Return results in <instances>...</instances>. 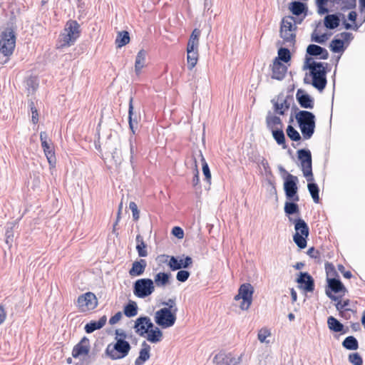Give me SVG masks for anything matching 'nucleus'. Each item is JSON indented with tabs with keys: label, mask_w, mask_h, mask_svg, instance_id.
<instances>
[{
	"label": "nucleus",
	"mask_w": 365,
	"mask_h": 365,
	"mask_svg": "<svg viewBox=\"0 0 365 365\" xmlns=\"http://www.w3.org/2000/svg\"><path fill=\"white\" fill-rule=\"evenodd\" d=\"M295 119L304 140L310 139L315 132L316 116L309 110H299L295 114Z\"/></svg>",
	"instance_id": "f257e3e1"
},
{
	"label": "nucleus",
	"mask_w": 365,
	"mask_h": 365,
	"mask_svg": "<svg viewBox=\"0 0 365 365\" xmlns=\"http://www.w3.org/2000/svg\"><path fill=\"white\" fill-rule=\"evenodd\" d=\"M327 63L312 61L309 76L312 77V86L322 92L327 84V74L329 72Z\"/></svg>",
	"instance_id": "f03ea898"
},
{
	"label": "nucleus",
	"mask_w": 365,
	"mask_h": 365,
	"mask_svg": "<svg viewBox=\"0 0 365 365\" xmlns=\"http://www.w3.org/2000/svg\"><path fill=\"white\" fill-rule=\"evenodd\" d=\"M286 190H284L287 201L284 203V212L285 215L288 217L289 222L294 220L292 215L300 214L299 206L297 202L299 200L298 195V187L295 186L292 187L289 185H286Z\"/></svg>",
	"instance_id": "7ed1b4c3"
},
{
	"label": "nucleus",
	"mask_w": 365,
	"mask_h": 365,
	"mask_svg": "<svg viewBox=\"0 0 365 365\" xmlns=\"http://www.w3.org/2000/svg\"><path fill=\"white\" fill-rule=\"evenodd\" d=\"M16 36L12 26H7L0 34V53L6 57V63L9 58L13 54L16 47Z\"/></svg>",
	"instance_id": "20e7f679"
},
{
	"label": "nucleus",
	"mask_w": 365,
	"mask_h": 365,
	"mask_svg": "<svg viewBox=\"0 0 365 365\" xmlns=\"http://www.w3.org/2000/svg\"><path fill=\"white\" fill-rule=\"evenodd\" d=\"M297 29L296 18L293 16H286L282 18L280 24V37L285 43L294 46L296 42V30Z\"/></svg>",
	"instance_id": "39448f33"
},
{
	"label": "nucleus",
	"mask_w": 365,
	"mask_h": 365,
	"mask_svg": "<svg viewBox=\"0 0 365 365\" xmlns=\"http://www.w3.org/2000/svg\"><path fill=\"white\" fill-rule=\"evenodd\" d=\"M291 222L294 224L295 230L293 241L299 250H303L307 245V239L309 235V226L304 220L299 217L295 218Z\"/></svg>",
	"instance_id": "423d86ee"
},
{
	"label": "nucleus",
	"mask_w": 365,
	"mask_h": 365,
	"mask_svg": "<svg viewBox=\"0 0 365 365\" xmlns=\"http://www.w3.org/2000/svg\"><path fill=\"white\" fill-rule=\"evenodd\" d=\"M131 349L130 343L126 340H118L114 344H109L106 349V354L112 360L125 358Z\"/></svg>",
	"instance_id": "0eeeda50"
},
{
	"label": "nucleus",
	"mask_w": 365,
	"mask_h": 365,
	"mask_svg": "<svg viewBox=\"0 0 365 365\" xmlns=\"http://www.w3.org/2000/svg\"><path fill=\"white\" fill-rule=\"evenodd\" d=\"M178 308L175 307L173 311L170 309H160L155 312L154 321L155 324L162 329H168L173 327L176 322Z\"/></svg>",
	"instance_id": "6e6552de"
},
{
	"label": "nucleus",
	"mask_w": 365,
	"mask_h": 365,
	"mask_svg": "<svg viewBox=\"0 0 365 365\" xmlns=\"http://www.w3.org/2000/svg\"><path fill=\"white\" fill-rule=\"evenodd\" d=\"M354 36L350 32L344 31L336 36L329 43V49L335 53H343L353 40Z\"/></svg>",
	"instance_id": "1a4fd4ad"
},
{
	"label": "nucleus",
	"mask_w": 365,
	"mask_h": 365,
	"mask_svg": "<svg viewBox=\"0 0 365 365\" xmlns=\"http://www.w3.org/2000/svg\"><path fill=\"white\" fill-rule=\"evenodd\" d=\"M327 286L325 293L327 296L332 301H338L342 295L336 296L334 294L343 293L344 295L346 288L340 280L339 277H327Z\"/></svg>",
	"instance_id": "9d476101"
},
{
	"label": "nucleus",
	"mask_w": 365,
	"mask_h": 365,
	"mask_svg": "<svg viewBox=\"0 0 365 365\" xmlns=\"http://www.w3.org/2000/svg\"><path fill=\"white\" fill-rule=\"evenodd\" d=\"M155 291L153 280L150 278H141L133 283V294L135 297L144 299Z\"/></svg>",
	"instance_id": "9b49d317"
},
{
	"label": "nucleus",
	"mask_w": 365,
	"mask_h": 365,
	"mask_svg": "<svg viewBox=\"0 0 365 365\" xmlns=\"http://www.w3.org/2000/svg\"><path fill=\"white\" fill-rule=\"evenodd\" d=\"M66 34H63L62 46L73 44L80 36V24L76 20H69L65 26Z\"/></svg>",
	"instance_id": "f8f14e48"
},
{
	"label": "nucleus",
	"mask_w": 365,
	"mask_h": 365,
	"mask_svg": "<svg viewBox=\"0 0 365 365\" xmlns=\"http://www.w3.org/2000/svg\"><path fill=\"white\" fill-rule=\"evenodd\" d=\"M297 158L304 177H310L312 171V156L308 148L299 149L297 151Z\"/></svg>",
	"instance_id": "ddd939ff"
},
{
	"label": "nucleus",
	"mask_w": 365,
	"mask_h": 365,
	"mask_svg": "<svg viewBox=\"0 0 365 365\" xmlns=\"http://www.w3.org/2000/svg\"><path fill=\"white\" fill-rule=\"evenodd\" d=\"M161 257L166 258V260L164 262L167 263L172 271L187 269L190 267L193 262L192 257L190 256H185L184 258H180L179 257L163 255Z\"/></svg>",
	"instance_id": "4468645a"
},
{
	"label": "nucleus",
	"mask_w": 365,
	"mask_h": 365,
	"mask_svg": "<svg viewBox=\"0 0 365 365\" xmlns=\"http://www.w3.org/2000/svg\"><path fill=\"white\" fill-rule=\"evenodd\" d=\"M238 290L242 299L240 307L242 310H247L250 308L252 302L254 288L251 284L244 283L240 285Z\"/></svg>",
	"instance_id": "2eb2a0df"
},
{
	"label": "nucleus",
	"mask_w": 365,
	"mask_h": 365,
	"mask_svg": "<svg viewBox=\"0 0 365 365\" xmlns=\"http://www.w3.org/2000/svg\"><path fill=\"white\" fill-rule=\"evenodd\" d=\"M78 306L82 311L93 310L98 305V300L95 294L88 292L78 297Z\"/></svg>",
	"instance_id": "dca6fc26"
},
{
	"label": "nucleus",
	"mask_w": 365,
	"mask_h": 365,
	"mask_svg": "<svg viewBox=\"0 0 365 365\" xmlns=\"http://www.w3.org/2000/svg\"><path fill=\"white\" fill-rule=\"evenodd\" d=\"M298 287L305 292H312L315 288L314 278L307 272H300L296 279Z\"/></svg>",
	"instance_id": "f3484780"
},
{
	"label": "nucleus",
	"mask_w": 365,
	"mask_h": 365,
	"mask_svg": "<svg viewBox=\"0 0 365 365\" xmlns=\"http://www.w3.org/2000/svg\"><path fill=\"white\" fill-rule=\"evenodd\" d=\"M153 327V323L148 316H140L135 321V331L140 336H145L149 329Z\"/></svg>",
	"instance_id": "a211bd4d"
},
{
	"label": "nucleus",
	"mask_w": 365,
	"mask_h": 365,
	"mask_svg": "<svg viewBox=\"0 0 365 365\" xmlns=\"http://www.w3.org/2000/svg\"><path fill=\"white\" fill-rule=\"evenodd\" d=\"M296 99L302 108L312 109L314 106V98L302 88L297 91Z\"/></svg>",
	"instance_id": "6ab92c4d"
},
{
	"label": "nucleus",
	"mask_w": 365,
	"mask_h": 365,
	"mask_svg": "<svg viewBox=\"0 0 365 365\" xmlns=\"http://www.w3.org/2000/svg\"><path fill=\"white\" fill-rule=\"evenodd\" d=\"M90 351V341L86 336H83L76 344L72 350V356L75 359L88 355Z\"/></svg>",
	"instance_id": "aec40b11"
},
{
	"label": "nucleus",
	"mask_w": 365,
	"mask_h": 365,
	"mask_svg": "<svg viewBox=\"0 0 365 365\" xmlns=\"http://www.w3.org/2000/svg\"><path fill=\"white\" fill-rule=\"evenodd\" d=\"M307 56L315 57L321 60H327L329 58L327 50L317 44H309L306 49Z\"/></svg>",
	"instance_id": "412c9836"
},
{
	"label": "nucleus",
	"mask_w": 365,
	"mask_h": 365,
	"mask_svg": "<svg viewBox=\"0 0 365 365\" xmlns=\"http://www.w3.org/2000/svg\"><path fill=\"white\" fill-rule=\"evenodd\" d=\"M326 14L327 15L324 19V26L329 30L336 29L340 25L341 19H344V15L340 12H336L332 14Z\"/></svg>",
	"instance_id": "4be33fe9"
},
{
	"label": "nucleus",
	"mask_w": 365,
	"mask_h": 365,
	"mask_svg": "<svg viewBox=\"0 0 365 365\" xmlns=\"http://www.w3.org/2000/svg\"><path fill=\"white\" fill-rule=\"evenodd\" d=\"M278 170L284 180V191L286 190V185H287L292 187H294V186L298 187L299 179L297 176L289 173L282 165H278Z\"/></svg>",
	"instance_id": "5701e85b"
},
{
	"label": "nucleus",
	"mask_w": 365,
	"mask_h": 365,
	"mask_svg": "<svg viewBox=\"0 0 365 365\" xmlns=\"http://www.w3.org/2000/svg\"><path fill=\"white\" fill-rule=\"evenodd\" d=\"M287 69L288 68L286 65L274 60L272 65V78L282 81L285 77Z\"/></svg>",
	"instance_id": "b1692460"
},
{
	"label": "nucleus",
	"mask_w": 365,
	"mask_h": 365,
	"mask_svg": "<svg viewBox=\"0 0 365 365\" xmlns=\"http://www.w3.org/2000/svg\"><path fill=\"white\" fill-rule=\"evenodd\" d=\"M307 181L308 191L315 203H319V187L317 183L314 182V175L312 174L310 177H304Z\"/></svg>",
	"instance_id": "393cba45"
},
{
	"label": "nucleus",
	"mask_w": 365,
	"mask_h": 365,
	"mask_svg": "<svg viewBox=\"0 0 365 365\" xmlns=\"http://www.w3.org/2000/svg\"><path fill=\"white\" fill-rule=\"evenodd\" d=\"M327 325L330 331L333 332L340 333L345 334L349 331V328L345 327L344 325L340 322L336 318L330 316L327 319Z\"/></svg>",
	"instance_id": "a878e982"
},
{
	"label": "nucleus",
	"mask_w": 365,
	"mask_h": 365,
	"mask_svg": "<svg viewBox=\"0 0 365 365\" xmlns=\"http://www.w3.org/2000/svg\"><path fill=\"white\" fill-rule=\"evenodd\" d=\"M150 346L145 341L142 342L139 356L135 361V365H143L150 359Z\"/></svg>",
	"instance_id": "bb28decb"
},
{
	"label": "nucleus",
	"mask_w": 365,
	"mask_h": 365,
	"mask_svg": "<svg viewBox=\"0 0 365 365\" xmlns=\"http://www.w3.org/2000/svg\"><path fill=\"white\" fill-rule=\"evenodd\" d=\"M289 9L291 13L299 16L302 14L307 15L308 7L306 3L299 1H293L289 4Z\"/></svg>",
	"instance_id": "cd10ccee"
},
{
	"label": "nucleus",
	"mask_w": 365,
	"mask_h": 365,
	"mask_svg": "<svg viewBox=\"0 0 365 365\" xmlns=\"http://www.w3.org/2000/svg\"><path fill=\"white\" fill-rule=\"evenodd\" d=\"M266 126L269 131L275 130L276 128L283 127V123L280 117L273 115L272 112L268 111L266 118Z\"/></svg>",
	"instance_id": "c85d7f7f"
},
{
	"label": "nucleus",
	"mask_w": 365,
	"mask_h": 365,
	"mask_svg": "<svg viewBox=\"0 0 365 365\" xmlns=\"http://www.w3.org/2000/svg\"><path fill=\"white\" fill-rule=\"evenodd\" d=\"M147 262L145 259H140L135 261L129 270V274L132 277H138L142 275L146 268Z\"/></svg>",
	"instance_id": "c756f323"
},
{
	"label": "nucleus",
	"mask_w": 365,
	"mask_h": 365,
	"mask_svg": "<svg viewBox=\"0 0 365 365\" xmlns=\"http://www.w3.org/2000/svg\"><path fill=\"white\" fill-rule=\"evenodd\" d=\"M107 321L106 315L101 317L98 321H91L85 325L84 329L87 334L93 333L104 327Z\"/></svg>",
	"instance_id": "7c9ffc66"
},
{
	"label": "nucleus",
	"mask_w": 365,
	"mask_h": 365,
	"mask_svg": "<svg viewBox=\"0 0 365 365\" xmlns=\"http://www.w3.org/2000/svg\"><path fill=\"white\" fill-rule=\"evenodd\" d=\"M200 34L201 31L198 29H195L192 31L187 42V51H198L199 38Z\"/></svg>",
	"instance_id": "2f4dec72"
},
{
	"label": "nucleus",
	"mask_w": 365,
	"mask_h": 365,
	"mask_svg": "<svg viewBox=\"0 0 365 365\" xmlns=\"http://www.w3.org/2000/svg\"><path fill=\"white\" fill-rule=\"evenodd\" d=\"M146 334L147 340L153 344L160 342L163 338V332L160 330V327H155L154 324L153 327L151 329H149Z\"/></svg>",
	"instance_id": "473e14b6"
},
{
	"label": "nucleus",
	"mask_w": 365,
	"mask_h": 365,
	"mask_svg": "<svg viewBox=\"0 0 365 365\" xmlns=\"http://www.w3.org/2000/svg\"><path fill=\"white\" fill-rule=\"evenodd\" d=\"M170 272H160L155 275L153 282L157 287H163L170 283Z\"/></svg>",
	"instance_id": "72a5a7b5"
},
{
	"label": "nucleus",
	"mask_w": 365,
	"mask_h": 365,
	"mask_svg": "<svg viewBox=\"0 0 365 365\" xmlns=\"http://www.w3.org/2000/svg\"><path fill=\"white\" fill-rule=\"evenodd\" d=\"M41 147L48 160L49 165L51 167H55L56 163V158L53 147L50 145L49 143H44V144L41 145Z\"/></svg>",
	"instance_id": "f704fd0d"
},
{
	"label": "nucleus",
	"mask_w": 365,
	"mask_h": 365,
	"mask_svg": "<svg viewBox=\"0 0 365 365\" xmlns=\"http://www.w3.org/2000/svg\"><path fill=\"white\" fill-rule=\"evenodd\" d=\"M283 127L276 128L272 132V137L279 145H282L284 149L287 148L285 135L283 131Z\"/></svg>",
	"instance_id": "c9c22d12"
},
{
	"label": "nucleus",
	"mask_w": 365,
	"mask_h": 365,
	"mask_svg": "<svg viewBox=\"0 0 365 365\" xmlns=\"http://www.w3.org/2000/svg\"><path fill=\"white\" fill-rule=\"evenodd\" d=\"M278 56L274 58V61L278 62H284L285 63L289 62L292 58V55L289 49L285 47H281L277 51Z\"/></svg>",
	"instance_id": "e433bc0d"
},
{
	"label": "nucleus",
	"mask_w": 365,
	"mask_h": 365,
	"mask_svg": "<svg viewBox=\"0 0 365 365\" xmlns=\"http://www.w3.org/2000/svg\"><path fill=\"white\" fill-rule=\"evenodd\" d=\"M138 307L137 303L134 301L130 300L123 308V314L127 317H133L138 314Z\"/></svg>",
	"instance_id": "4c0bfd02"
},
{
	"label": "nucleus",
	"mask_w": 365,
	"mask_h": 365,
	"mask_svg": "<svg viewBox=\"0 0 365 365\" xmlns=\"http://www.w3.org/2000/svg\"><path fill=\"white\" fill-rule=\"evenodd\" d=\"M342 346L350 351H355L359 349V341L354 336H346L341 343Z\"/></svg>",
	"instance_id": "58836bf2"
},
{
	"label": "nucleus",
	"mask_w": 365,
	"mask_h": 365,
	"mask_svg": "<svg viewBox=\"0 0 365 365\" xmlns=\"http://www.w3.org/2000/svg\"><path fill=\"white\" fill-rule=\"evenodd\" d=\"M145 56H146V51L143 49H141L138 51L136 57H135V71L136 73H139L141 71V69L145 66Z\"/></svg>",
	"instance_id": "ea45409f"
},
{
	"label": "nucleus",
	"mask_w": 365,
	"mask_h": 365,
	"mask_svg": "<svg viewBox=\"0 0 365 365\" xmlns=\"http://www.w3.org/2000/svg\"><path fill=\"white\" fill-rule=\"evenodd\" d=\"M332 4L339 6L341 10L345 11L354 9L356 6V0H332Z\"/></svg>",
	"instance_id": "a19ab883"
},
{
	"label": "nucleus",
	"mask_w": 365,
	"mask_h": 365,
	"mask_svg": "<svg viewBox=\"0 0 365 365\" xmlns=\"http://www.w3.org/2000/svg\"><path fill=\"white\" fill-rule=\"evenodd\" d=\"M130 41V34L127 31H122L118 32L115 38V44L118 48H121Z\"/></svg>",
	"instance_id": "79ce46f5"
},
{
	"label": "nucleus",
	"mask_w": 365,
	"mask_h": 365,
	"mask_svg": "<svg viewBox=\"0 0 365 365\" xmlns=\"http://www.w3.org/2000/svg\"><path fill=\"white\" fill-rule=\"evenodd\" d=\"M135 240L137 242L136 250L139 257H145L148 255L147 245L143 241V237L140 235L136 236Z\"/></svg>",
	"instance_id": "37998d69"
},
{
	"label": "nucleus",
	"mask_w": 365,
	"mask_h": 365,
	"mask_svg": "<svg viewBox=\"0 0 365 365\" xmlns=\"http://www.w3.org/2000/svg\"><path fill=\"white\" fill-rule=\"evenodd\" d=\"M199 156L200 157V160L202 163V170L203 175L205 176V180L210 184L211 182V172L209 168L207 163L206 162L202 152L199 150Z\"/></svg>",
	"instance_id": "c03bdc74"
},
{
	"label": "nucleus",
	"mask_w": 365,
	"mask_h": 365,
	"mask_svg": "<svg viewBox=\"0 0 365 365\" xmlns=\"http://www.w3.org/2000/svg\"><path fill=\"white\" fill-rule=\"evenodd\" d=\"M336 304H335L336 309L339 312V315H343L344 313L352 312L354 313V310L351 309L346 308L349 305V299H345L343 302L341 301V299H339L338 301H336Z\"/></svg>",
	"instance_id": "a18cd8bd"
},
{
	"label": "nucleus",
	"mask_w": 365,
	"mask_h": 365,
	"mask_svg": "<svg viewBox=\"0 0 365 365\" xmlns=\"http://www.w3.org/2000/svg\"><path fill=\"white\" fill-rule=\"evenodd\" d=\"M198 60V51H187V68L192 70L197 64Z\"/></svg>",
	"instance_id": "49530a36"
},
{
	"label": "nucleus",
	"mask_w": 365,
	"mask_h": 365,
	"mask_svg": "<svg viewBox=\"0 0 365 365\" xmlns=\"http://www.w3.org/2000/svg\"><path fill=\"white\" fill-rule=\"evenodd\" d=\"M328 2L332 3V0H316L317 13L319 15L322 16L329 13Z\"/></svg>",
	"instance_id": "de8ad7c7"
},
{
	"label": "nucleus",
	"mask_w": 365,
	"mask_h": 365,
	"mask_svg": "<svg viewBox=\"0 0 365 365\" xmlns=\"http://www.w3.org/2000/svg\"><path fill=\"white\" fill-rule=\"evenodd\" d=\"M14 224L13 222L9 223L6 225V232H5V237H6V243L9 247H11L12 242H14Z\"/></svg>",
	"instance_id": "09e8293b"
},
{
	"label": "nucleus",
	"mask_w": 365,
	"mask_h": 365,
	"mask_svg": "<svg viewBox=\"0 0 365 365\" xmlns=\"http://www.w3.org/2000/svg\"><path fill=\"white\" fill-rule=\"evenodd\" d=\"M287 136L294 142L300 141L302 136L291 125H289L286 130Z\"/></svg>",
	"instance_id": "8fccbe9b"
},
{
	"label": "nucleus",
	"mask_w": 365,
	"mask_h": 365,
	"mask_svg": "<svg viewBox=\"0 0 365 365\" xmlns=\"http://www.w3.org/2000/svg\"><path fill=\"white\" fill-rule=\"evenodd\" d=\"M133 97L130 98L129 100V106H128V123H131L133 124H138V115L135 113L133 112Z\"/></svg>",
	"instance_id": "3c124183"
},
{
	"label": "nucleus",
	"mask_w": 365,
	"mask_h": 365,
	"mask_svg": "<svg viewBox=\"0 0 365 365\" xmlns=\"http://www.w3.org/2000/svg\"><path fill=\"white\" fill-rule=\"evenodd\" d=\"M255 162H257L258 164H259L260 165H262L263 167L264 172H265V175L267 177L272 176V172L271 170V168L269 165L267 160L264 158H263V157L260 158L259 156H258V159L256 158L255 160Z\"/></svg>",
	"instance_id": "603ef678"
},
{
	"label": "nucleus",
	"mask_w": 365,
	"mask_h": 365,
	"mask_svg": "<svg viewBox=\"0 0 365 365\" xmlns=\"http://www.w3.org/2000/svg\"><path fill=\"white\" fill-rule=\"evenodd\" d=\"M348 360L352 365H363V359L358 352L349 354Z\"/></svg>",
	"instance_id": "864d4df0"
},
{
	"label": "nucleus",
	"mask_w": 365,
	"mask_h": 365,
	"mask_svg": "<svg viewBox=\"0 0 365 365\" xmlns=\"http://www.w3.org/2000/svg\"><path fill=\"white\" fill-rule=\"evenodd\" d=\"M227 359L228 354H226L225 352L223 351H220L215 356L213 359V363L217 365H225Z\"/></svg>",
	"instance_id": "5fc2aeb1"
},
{
	"label": "nucleus",
	"mask_w": 365,
	"mask_h": 365,
	"mask_svg": "<svg viewBox=\"0 0 365 365\" xmlns=\"http://www.w3.org/2000/svg\"><path fill=\"white\" fill-rule=\"evenodd\" d=\"M271 103L273 105V110L275 114L280 115H284L285 114L287 110L284 109L282 103H279L278 101H276L274 98L271 100Z\"/></svg>",
	"instance_id": "6e6d98bb"
},
{
	"label": "nucleus",
	"mask_w": 365,
	"mask_h": 365,
	"mask_svg": "<svg viewBox=\"0 0 365 365\" xmlns=\"http://www.w3.org/2000/svg\"><path fill=\"white\" fill-rule=\"evenodd\" d=\"M325 270L327 273V277H339L334 266L332 263L327 262L325 264Z\"/></svg>",
	"instance_id": "4d7b16f0"
},
{
	"label": "nucleus",
	"mask_w": 365,
	"mask_h": 365,
	"mask_svg": "<svg viewBox=\"0 0 365 365\" xmlns=\"http://www.w3.org/2000/svg\"><path fill=\"white\" fill-rule=\"evenodd\" d=\"M190 275V272L185 269H180L178 270L176 274V279L180 282H186Z\"/></svg>",
	"instance_id": "13d9d810"
},
{
	"label": "nucleus",
	"mask_w": 365,
	"mask_h": 365,
	"mask_svg": "<svg viewBox=\"0 0 365 365\" xmlns=\"http://www.w3.org/2000/svg\"><path fill=\"white\" fill-rule=\"evenodd\" d=\"M242 361V356L235 357L231 353H228V359L225 365H240Z\"/></svg>",
	"instance_id": "bf43d9fd"
},
{
	"label": "nucleus",
	"mask_w": 365,
	"mask_h": 365,
	"mask_svg": "<svg viewBox=\"0 0 365 365\" xmlns=\"http://www.w3.org/2000/svg\"><path fill=\"white\" fill-rule=\"evenodd\" d=\"M29 106L30 107V109H31V111L32 113V116H31L32 122L34 124H36L38 121V110H37L36 108L35 107L34 103L33 101H30L29 103Z\"/></svg>",
	"instance_id": "052dcab7"
},
{
	"label": "nucleus",
	"mask_w": 365,
	"mask_h": 365,
	"mask_svg": "<svg viewBox=\"0 0 365 365\" xmlns=\"http://www.w3.org/2000/svg\"><path fill=\"white\" fill-rule=\"evenodd\" d=\"M129 208L132 211L133 220L137 221L140 217V212L136 203L135 202H130L129 203Z\"/></svg>",
	"instance_id": "680f3d73"
},
{
	"label": "nucleus",
	"mask_w": 365,
	"mask_h": 365,
	"mask_svg": "<svg viewBox=\"0 0 365 365\" xmlns=\"http://www.w3.org/2000/svg\"><path fill=\"white\" fill-rule=\"evenodd\" d=\"M38 83L35 78L31 77L26 81V87L29 91L31 90L33 92L35 91L38 88Z\"/></svg>",
	"instance_id": "e2e57ef3"
},
{
	"label": "nucleus",
	"mask_w": 365,
	"mask_h": 365,
	"mask_svg": "<svg viewBox=\"0 0 365 365\" xmlns=\"http://www.w3.org/2000/svg\"><path fill=\"white\" fill-rule=\"evenodd\" d=\"M342 19V25L344 26V28L346 30H350V29H352L354 31H357L359 27L361 26V24H351L350 23L347 22L346 20L344 19Z\"/></svg>",
	"instance_id": "0e129e2a"
},
{
	"label": "nucleus",
	"mask_w": 365,
	"mask_h": 365,
	"mask_svg": "<svg viewBox=\"0 0 365 365\" xmlns=\"http://www.w3.org/2000/svg\"><path fill=\"white\" fill-rule=\"evenodd\" d=\"M172 235L177 237L178 239H182L184 237V231L183 230L178 226H175L172 229L171 232Z\"/></svg>",
	"instance_id": "69168bd1"
},
{
	"label": "nucleus",
	"mask_w": 365,
	"mask_h": 365,
	"mask_svg": "<svg viewBox=\"0 0 365 365\" xmlns=\"http://www.w3.org/2000/svg\"><path fill=\"white\" fill-rule=\"evenodd\" d=\"M307 254L313 259H320V252L319 250L314 249V247H312L308 249Z\"/></svg>",
	"instance_id": "338daca9"
},
{
	"label": "nucleus",
	"mask_w": 365,
	"mask_h": 365,
	"mask_svg": "<svg viewBox=\"0 0 365 365\" xmlns=\"http://www.w3.org/2000/svg\"><path fill=\"white\" fill-rule=\"evenodd\" d=\"M270 335V331L267 329H261L257 335L259 341L262 343L265 341L266 338Z\"/></svg>",
	"instance_id": "774afa93"
}]
</instances>
